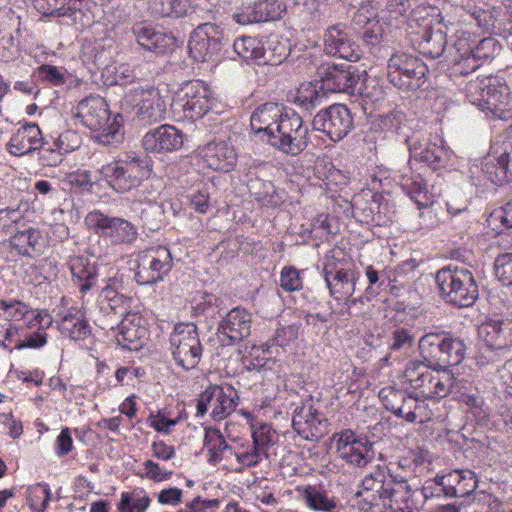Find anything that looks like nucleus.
<instances>
[{
    "instance_id": "nucleus-1",
    "label": "nucleus",
    "mask_w": 512,
    "mask_h": 512,
    "mask_svg": "<svg viewBox=\"0 0 512 512\" xmlns=\"http://www.w3.org/2000/svg\"><path fill=\"white\" fill-rule=\"evenodd\" d=\"M397 486L385 467L377 466L361 481L355 493L360 512H400L407 508L409 495Z\"/></svg>"
},
{
    "instance_id": "nucleus-2",
    "label": "nucleus",
    "mask_w": 512,
    "mask_h": 512,
    "mask_svg": "<svg viewBox=\"0 0 512 512\" xmlns=\"http://www.w3.org/2000/svg\"><path fill=\"white\" fill-rule=\"evenodd\" d=\"M75 118L93 132L95 139L103 145H117L122 142V116L115 115L110 121V111L104 98L89 96L81 100L73 110Z\"/></svg>"
},
{
    "instance_id": "nucleus-3",
    "label": "nucleus",
    "mask_w": 512,
    "mask_h": 512,
    "mask_svg": "<svg viewBox=\"0 0 512 512\" xmlns=\"http://www.w3.org/2000/svg\"><path fill=\"white\" fill-rule=\"evenodd\" d=\"M403 376L422 400L446 397L451 393L454 383L451 370L433 368L425 361H410Z\"/></svg>"
},
{
    "instance_id": "nucleus-4",
    "label": "nucleus",
    "mask_w": 512,
    "mask_h": 512,
    "mask_svg": "<svg viewBox=\"0 0 512 512\" xmlns=\"http://www.w3.org/2000/svg\"><path fill=\"white\" fill-rule=\"evenodd\" d=\"M440 296L459 308L472 306L479 297V286L474 274L464 267L441 268L435 275Z\"/></svg>"
},
{
    "instance_id": "nucleus-5",
    "label": "nucleus",
    "mask_w": 512,
    "mask_h": 512,
    "mask_svg": "<svg viewBox=\"0 0 512 512\" xmlns=\"http://www.w3.org/2000/svg\"><path fill=\"white\" fill-rule=\"evenodd\" d=\"M120 108L142 125H151L165 119L166 102L158 88L137 86L125 92Z\"/></svg>"
},
{
    "instance_id": "nucleus-6",
    "label": "nucleus",
    "mask_w": 512,
    "mask_h": 512,
    "mask_svg": "<svg viewBox=\"0 0 512 512\" xmlns=\"http://www.w3.org/2000/svg\"><path fill=\"white\" fill-rule=\"evenodd\" d=\"M98 173L112 190L126 193L138 188L150 176L151 169L144 159L127 157L104 164Z\"/></svg>"
},
{
    "instance_id": "nucleus-7",
    "label": "nucleus",
    "mask_w": 512,
    "mask_h": 512,
    "mask_svg": "<svg viewBox=\"0 0 512 512\" xmlns=\"http://www.w3.org/2000/svg\"><path fill=\"white\" fill-rule=\"evenodd\" d=\"M428 68L422 59L410 53L397 51L387 63V79L402 91H415L424 87Z\"/></svg>"
},
{
    "instance_id": "nucleus-8",
    "label": "nucleus",
    "mask_w": 512,
    "mask_h": 512,
    "mask_svg": "<svg viewBox=\"0 0 512 512\" xmlns=\"http://www.w3.org/2000/svg\"><path fill=\"white\" fill-rule=\"evenodd\" d=\"M306 134L307 129L303 127L298 113L291 108H285L267 142L282 153L296 156L307 146Z\"/></svg>"
},
{
    "instance_id": "nucleus-9",
    "label": "nucleus",
    "mask_w": 512,
    "mask_h": 512,
    "mask_svg": "<svg viewBox=\"0 0 512 512\" xmlns=\"http://www.w3.org/2000/svg\"><path fill=\"white\" fill-rule=\"evenodd\" d=\"M169 342L172 357L178 366L187 371L197 367L203 348L194 323L176 324Z\"/></svg>"
},
{
    "instance_id": "nucleus-10",
    "label": "nucleus",
    "mask_w": 512,
    "mask_h": 512,
    "mask_svg": "<svg viewBox=\"0 0 512 512\" xmlns=\"http://www.w3.org/2000/svg\"><path fill=\"white\" fill-rule=\"evenodd\" d=\"M228 44L229 38L219 25L203 23L190 35L189 54L198 62L217 61Z\"/></svg>"
},
{
    "instance_id": "nucleus-11",
    "label": "nucleus",
    "mask_w": 512,
    "mask_h": 512,
    "mask_svg": "<svg viewBox=\"0 0 512 512\" xmlns=\"http://www.w3.org/2000/svg\"><path fill=\"white\" fill-rule=\"evenodd\" d=\"M317 75L322 90L331 93L368 96L361 90L359 69L350 62L322 64L317 69Z\"/></svg>"
},
{
    "instance_id": "nucleus-12",
    "label": "nucleus",
    "mask_w": 512,
    "mask_h": 512,
    "mask_svg": "<svg viewBox=\"0 0 512 512\" xmlns=\"http://www.w3.org/2000/svg\"><path fill=\"white\" fill-rule=\"evenodd\" d=\"M135 262L134 279L139 285H153L162 281L173 266L170 250L164 246L139 252Z\"/></svg>"
},
{
    "instance_id": "nucleus-13",
    "label": "nucleus",
    "mask_w": 512,
    "mask_h": 512,
    "mask_svg": "<svg viewBox=\"0 0 512 512\" xmlns=\"http://www.w3.org/2000/svg\"><path fill=\"white\" fill-rule=\"evenodd\" d=\"M93 232L114 245L132 244L138 236L136 226L121 217H110L100 211H92L85 218Z\"/></svg>"
},
{
    "instance_id": "nucleus-14",
    "label": "nucleus",
    "mask_w": 512,
    "mask_h": 512,
    "mask_svg": "<svg viewBox=\"0 0 512 512\" xmlns=\"http://www.w3.org/2000/svg\"><path fill=\"white\" fill-rule=\"evenodd\" d=\"M172 108L183 119H200L211 108L209 91L201 81H190L182 86Z\"/></svg>"
},
{
    "instance_id": "nucleus-15",
    "label": "nucleus",
    "mask_w": 512,
    "mask_h": 512,
    "mask_svg": "<svg viewBox=\"0 0 512 512\" xmlns=\"http://www.w3.org/2000/svg\"><path fill=\"white\" fill-rule=\"evenodd\" d=\"M314 130L320 131L332 141L337 142L346 137L353 128L351 111L344 104H333L321 109L313 118Z\"/></svg>"
},
{
    "instance_id": "nucleus-16",
    "label": "nucleus",
    "mask_w": 512,
    "mask_h": 512,
    "mask_svg": "<svg viewBox=\"0 0 512 512\" xmlns=\"http://www.w3.org/2000/svg\"><path fill=\"white\" fill-rule=\"evenodd\" d=\"M334 437H338L336 452L347 464L363 468L374 459V444L366 436H358L354 431L345 429Z\"/></svg>"
},
{
    "instance_id": "nucleus-17",
    "label": "nucleus",
    "mask_w": 512,
    "mask_h": 512,
    "mask_svg": "<svg viewBox=\"0 0 512 512\" xmlns=\"http://www.w3.org/2000/svg\"><path fill=\"white\" fill-rule=\"evenodd\" d=\"M482 171L495 185L512 182V140L491 146L484 158Z\"/></svg>"
},
{
    "instance_id": "nucleus-18",
    "label": "nucleus",
    "mask_w": 512,
    "mask_h": 512,
    "mask_svg": "<svg viewBox=\"0 0 512 512\" xmlns=\"http://www.w3.org/2000/svg\"><path fill=\"white\" fill-rule=\"evenodd\" d=\"M329 294L335 300L349 299L355 293L359 272L352 268H338L335 262H327L322 270Z\"/></svg>"
},
{
    "instance_id": "nucleus-19",
    "label": "nucleus",
    "mask_w": 512,
    "mask_h": 512,
    "mask_svg": "<svg viewBox=\"0 0 512 512\" xmlns=\"http://www.w3.org/2000/svg\"><path fill=\"white\" fill-rule=\"evenodd\" d=\"M251 324V314L241 307H235L219 322L217 336L225 345L241 342L250 335Z\"/></svg>"
},
{
    "instance_id": "nucleus-20",
    "label": "nucleus",
    "mask_w": 512,
    "mask_h": 512,
    "mask_svg": "<svg viewBox=\"0 0 512 512\" xmlns=\"http://www.w3.org/2000/svg\"><path fill=\"white\" fill-rule=\"evenodd\" d=\"M132 33L141 47L155 54L171 53L179 46L175 36L157 31L146 22L135 23Z\"/></svg>"
},
{
    "instance_id": "nucleus-21",
    "label": "nucleus",
    "mask_w": 512,
    "mask_h": 512,
    "mask_svg": "<svg viewBox=\"0 0 512 512\" xmlns=\"http://www.w3.org/2000/svg\"><path fill=\"white\" fill-rule=\"evenodd\" d=\"M142 145L147 152H172L182 147L183 134L172 125H161L145 134Z\"/></svg>"
},
{
    "instance_id": "nucleus-22",
    "label": "nucleus",
    "mask_w": 512,
    "mask_h": 512,
    "mask_svg": "<svg viewBox=\"0 0 512 512\" xmlns=\"http://www.w3.org/2000/svg\"><path fill=\"white\" fill-rule=\"evenodd\" d=\"M453 25L451 21H446L445 17L439 12L436 15L435 22L426 29L419 43L421 52L432 59L441 57L447 44V31Z\"/></svg>"
},
{
    "instance_id": "nucleus-23",
    "label": "nucleus",
    "mask_w": 512,
    "mask_h": 512,
    "mask_svg": "<svg viewBox=\"0 0 512 512\" xmlns=\"http://www.w3.org/2000/svg\"><path fill=\"white\" fill-rule=\"evenodd\" d=\"M478 335L486 346L504 351L512 346V321L489 319L478 327Z\"/></svg>"
},
{
    "instance_id": "nucleus-24",
    "label": "nucleus",
    "mask_w": 512,
    "mask_h": 512,
    "mask_svg": "<svg viewBox=\"0 0 512 512\" xmlns=\"http://www.w3.org/2000/svg\"><path fill=\"white\" fill-rule=\"evenodd\" d=\"M324 51L331 56H338L349 62L359 59V54L350 41L344 25L336 24L324 33Z\"/></svg>"
},
{
    "instance_id": "nucleus-25",
    "label": "nucleus",
    "mask_w": 512,
    "mask_h": 512,
    "mask_svg": "<svg viewBox=\"0 0 512 512\" xmlns=\"http://www.w3.org/2000/svg\"><path fill=\"white\" fill-rule=\"evenodd\" d=\"M449 334L427 333L419 340V350L423 361L433 368L446 370V352L449 343Z\"/></svg>"
},
{
    "instance_id": "nucleus-26",
    "label": "nucleus",
    "mask_w": 512,
    "mask_h": 512,
    "mask_svg": "<svg viewBox=\"0 0 512 512\" xmlns=\"http://www.w3.org/2000/svg\"><path fill=\"white\" fill-rule=\"evenodd\" d=\"M285 108L276 102H266L258 106L250 117L252 131L268 141Z\"/></svg>"
},
{
    "instance_id": "nucleus-27",
    "label": "nucleus",
    "mask_w": 512,
    "mask_h": 512,
    "mask_svg": "<svg viewBox=\"0 0 512 512\" xmlns=\"http://www.w3.org/2000/svg\"><path fill=\"white\" fill-rule=\"evenodd\" d=\"M202 158L207 166L215 171L230 172L237 162V153L225 141L210 142L202 149Z\"/></svg>"
},
{
    "instance_id": "nucleus-28",
    "label": "nucleus",
    "mask_w": 512,
    "mask_h": 512,
    "mask_svg": "<svg viewBox=\"0 0 512 512\" xmlns=\"http://www.w3.org/2000/svg\"><path fill=\"white\" fill-rule=\"evenodd\" d=\"M382 199L380 194L369 195L366 199L363 196L354 198L352 202V211L354 217L361 223L385 225L388 218L382 211Z\"/></svg>"
},
{
    "instance_id": "nucleus-29",
    "label": "nucleus",
    "mask_w": 512,
    "mask_h": 512,
    "mask_svg": "<svg viewBox=\"0 0 512 512\" xmlns=\"http://www.w3.org/2000/svg\"><path fill=\"white\" fill-rule=\"evenodd\" d=\"M141 316L137 313L127 314L117 325L115 338L117 343L127 350H138L142 347V339L146 329L141 326Z\"/></svg>"
},
{
    "instance_id": "nucleus-30",
    "label": "nucleus",
    "mask_w": 512,
    "mask_h": 512,
    "mask_svg": "<svg viewBox=\"0 0 512 512\" xmlns=\"http://www.w3.org/2000/svg\"><path fill=\"white\" fill-rule=\"evenodd\" d=\"M488 83L483 110H488L495 116L503 117V114L512 105L510 89L503 78L499 76L491 77Z\"/></svg>"
},
{
    "instance_id": "nucleus-31",
    "label": "nucleus",
    "mask_w": 512,
    "mask_h": 512,
    "mask_svg": "<svg viewBox=\"0 0 512 512\" xmlns=\"http://www.w3.org/2000/svg\"><path fill=\"white\" fill-rule=\"evenodd\" d=\"M191 0H149L148 12L155 20L174 21L192 13Z\"/></svg>"
},
{
    "instance_id": "nucleus-32",
    "label": "nucleus",
    "mask_w": 512,
    "mask_h": 512,
    "mask_svg": "<svg viewBox=\"0 0 512 512\" xmlns=\"http://www.w3.org/2000/svg\"><path fill=\"white\" fill-rule=\"evenodd\" d=\"M411 158L424 163L432 170H438L446 166L448 161V152L443 146L435 143H429L422 148L414 138H406Z\"/></svg>"
},
{
    "instance_id": "nucleus-33",
    "label": "nucleus",
    "mask_w": 512,
    "mask_h": 512,
    "mask_svg": "<svg viewBox=\"0 0 512 512\" xmlns=\"http://www.w3.org/2000/svg\"><path fill=\"white\" fill-rule=\"evenodd\" d=\"M40 239L41 232L39 229L21 224V227L10 237L9 244L18 256L31 257L33 253L38 251L37 247Z\"/></svg>"
},
{
    "instance_id": "nucleus-34",
    "label": "nucleus",
    "mask_w": 512,
    "mask_h": 512,
    "mask_svg": "<svg viewBox=\"0 0 512 512\" xmlns=\"http://www.w3.org/2000/svg\"><path fill=\"white\" fill-rule=\"evenodd\" d=\"M40 136L36 124H26L20 127L7 143V151L14 156H23L34 152L35 137Z\"/></svg>"
},
{
    "instance_id": "nucleus-35",
    "label": "nucleus",
    "mask_w": 512,
    "mask_h": 512,
    "mask_svg": "<svg viewBox=\"0 0 512 512\" xmlns=\"http://www.w3.org/2000/svg\"><path fill=\"white\" fill-rule=\"evenodd\" d=\"M132 298L118 292L111 284L102 289L100 307L105 312H112L120 318L127 314H133L130 311Z\"/></svg>"
},
{
    "instance_id": "nucleus-36",
    "label": "nucleus",
    "mask_w": 512,
    "mask_h": 512,
    "mask_svg": "<svg viewBox=\"0 0 512 512\" xmlns=\"http://www.w3.org/2000/svg\"><path fill=\"white\" fill-rule=\"evenodd\" d=\"M58 329L61 334L73 340H83L91 333L90 326L84 314L79 310L65 314L58 322Z\"/></svg>"
},
{
    "instance_id": "nucleus-37",
    "label": "nucleus",
    "mask_w": 512,
    "mask_h": 512,
    "mask_svg": "<svg viewBox=\"0 0 512 512\" xmlns=\"http://www.w3.org/2000/svg\"><path fill=\"white\" fill-rule=\"evenodd\" d=\"M261 58L263 65H278L283 62L289 54V45L286 41L280 40L277 35H270L265 41L261 40Z\"/></svg>"
},
{
    "instance_id": "nucleus-38",
    "label": "nucleus",
    "mask_w": 512,
    "mask_h": 512,
    "mask_svg": "<svg viewBox=\"0 0 512 512\" xmlns=\"http://www.w3.org/2000/svg\"><path fill=\"white\" fill-rule=\"evenodd\" d=\"M297 491L304 503L314 511L332 512L336 508L335 498L329 497L320 487L308 485L297 488Z\"/></svg>"
},
{
    "instance_id": "nucleus-39",
    "label": "nucleus",
    "mask_w": 512,
    "mask_h": 512,
    "mask_svg": "<svg viewBox=\"0 0 512 512\" xmlns=\"http://www.w3.org/2000/svg\"><path fill=\"white\" fill-rule=\"evenodd\" d=\"M69 267L82 293L95 286L97 281L96 268L94 265L89 264L87 259L82 257L72 258L69 262Z\"/></svg>"
},
{
    "instance_id": "nucleus-40",
    "label": "nucleus",
    "mask_w": 512,
    "mask_h": 512,
    "mask_svg": "<svg viewBox=\"0 0 512 512\" xmlns=\"http://www.w3.org/2000/svg\"><path fill=\"white\" fill-rule=\"evenodd\" d=\"M215 397L212 403L211 416L214 420L220 421L229 416L236 408L237 403L234 400L236 392L232 387L226 390L220 386H214Z\"/></svg>"
},
{
    "instance_id": "nucleus-41",
    "label": "nucleus",
    "mask_w": 512,
    "mask_h": 512,
    "mask_svg": "<svg viewBox=\"0 0 512 512\" xmlns=\"http://www.w3.org/2000/svg\"><path fill=\"white\" fill-rule=\"evenodd\" d=\"M501 46L498 41L492 37L480 40L474 47H469L464 51L463 56L466 61L472 58L473 61L479 62L473 65L472 69L479 67L483 62L495 58L500 53Z\"/></svg>"
},
{
    "instance_id": "nucleus-42",
    "label": "nucleus",
    "mask_w": 512,
    "mask_h": 512,
    "mask_svg": "<svg viewBox=\"0 0 512 512\" xmlns=\"http://www.w3.org/2000/svg\"><path fill=\"white\" fill-rule=\"evenodd\" d=\"M401 187L417 204L419 210L429 206L430 200L427 195V185L420 174L410 176L403 175Z\"/></svg>"
},
{
    "instance_id": "nucleus-43",
    "label": "nucleus",
    "mask_w": 512,
    "mask_h": 512,
    "mask_svg": "<svg viewBox=\"0 0 512 512\" xmlns=\"http://www.w3.org/2000/svg\"><path fill=\"white\" fill-rule=\"evenodd\" d=\"M248 187L254 198L264 206H277L281 202L271 181L260 178L251 179Z\"/></svg>"
},
{
    "instance_id": "nucleus-44",
    "label": "nucleus",
    "mask_w": 512,
    "mask_h": 512,
    "mask_svg": "<svg viewBox=\"0 0 512 512\" xmlns=\"http://www.w3.org/2000/svg\"><path fill=\"white\" fill-rule=\"evenodd\" d=\"M384 467L389 471L390 477H392L397 486H402L401 489L405 490L407 495L410 496V486L407 484V481L411 477L420 476L418 470L413 467L412 462L404 456L396 464L390 463L389 466Z\"/></svg>"
},
{
    "instance_id": "nucleus-45",
    "label": "nucleus",
    "mask_w": 512,
    "mask_h": 512,
    "mask_svg": "<svg viewBox=\"0 0 512 512\" xmlns=\"http://www.w3.org/2000/svg\"><path fill=\"white\" fill-rule=\"evenodd\" d=\"M252 439L253 446L267 459L268 450L278 442L279 435L270 424L260 423L258 426H253Z\"/></svg>"
},
{
    "instance_id": "nucleus-46",
    "label": "nucleus",
    "mask_w": 512,
    "mask_h": 512,
    "mask_svg": "<svg viewBox=\"0 0 512 512\" xmlns=\"http://www.w3.org/2000/svg\"><path fill=\"white\" fill-rule=\"evenodd\" d=\"M406 399L401 404V413L396 416L405 419L407 422L414 423L416 421L423 422L425 417L426 406L424 400L418 397L416 393H407Z\"/></svg>"
},
{
    "instance_id": "nucleus-47",
    "label": "nucleus",
    "mask_w": 512,
    "mask_h": 512,
    "mask_svg": "<svg viewBox=\"0 0 512 512\" xmlns=\"http://www.w3.org/2000/svg\"><path fill=\"white\" fill-rule=\"evenodd\" d=\"M327 92L328 91L321 89V85L319 87L316 85H309L298 92L295 103L304 108L306 111L312 112L317 107H320L326 103Z\"/></svg>"
},
{
    "instance_id": "nucleus-48",
    "label": "nucleus",
    "mask_w": 512,
    "mask_h": 512,
    "mask_svg": "<svg viewBox=\"0 0 512 512\" xmlns=\"http://www.w3.org/2000/svg\"><path fill=\"white\" fill-rule=\"evenodd\" d=\"M27 503L31 512H45L50 500L51 491L46 483H37L27 488Z\"/></svg>"
},
{
    "instance_id": "nucleus-49",
    "label": "nucleus",
    "mask_w": 512,
    "mask_h": 512,
    "mask_svg": "<svg viewBox=\"0 0 512 512\" xmlns=\"http://www.w3.org/2000/svg\"><path fill=\"white\" fill-rule=\"evenodd\" d=\"M204 445L209 452V462L221 461L224 452L231 447L218 429H207L204 438Z\"/></svg>"
},
{
    "instance_id": "nucleus-50",
    "label": "nucleus",
    "mask_w": 512,
    "mask_h": 512,
    "mask_svg": "<svg viewBox=\"0 0 512 512\" xmlns=\"http://www.w3.org/2000/svg\"><path fill=\"white\" fill-rule=\"evenodd\" d=\"M254 18L257 22L273 21L281 17L285 5L278 0H259L254 3Z\"/></svg>"
},
{
    "instance_id": "nucleus-51",
    "label": "nucleus",
    "mask_w": 512,
    "mask_h": 512,
    "mask_svg": "<svg viewBox=\"0 0 512 512\" xmlns=\"http://www.w3.org/2000/svg\"><path fill=\"white\" fill-rule=\"evenodd\" d=\"M233 49L241 58L260 63L261 40L250 36H243L234 41Z\"/></svg>"
},
{
    "instance_id": "nucleus-52",
    "label": "nucleus",
    "mask_w": 512,
    "mask_h": 512,
    "mask_svg": "<svg viewBox=\"0 0 512 512\" xmlns=\"http://www.w3.org/2000/svg\"><path fill=\"white\" fill-rule=\"evenodd\" d=\"M492 76H483L470 79L465 86V94L467 99L473 105L479 106L482 110L488 90V81Z\"/></svg>"
},
{
    "instance_id": "nucleus-53",
    "label": "nucleus",
    "mask_w": 512,
    "mask_h": 512,
    "mask_svg": "<svg viewBox=\"0 0 512 512\" xmlns=\"http://www.w3.org/2000/svg\"><path fill=\"white\" fill-rule=\"evenodd\" d=\"M407 392L396 389L393 386L383 387L379 391V398L386 410L394 415L401 413V404L406 399Z\"/></svg>"
},
{
    "instance_id": "nucleus-54",
    "label": "nucleus",
    "mask_w": 512,
    "mask_h": 512,
    "mask_svg": "<svg viewBox=\"0 0 512 512\" xmlns=\"http://www.w3.org/2000/svg\"><path fill=\"white\" fill-rule=\"evenodd\" d=\"M150 504V498L147 495L141 496L137 492H124L118 504L120 512H145Z\"/></svg>"
},
{
    "instance_id": "nucleus-55",
    "label": "nucleus",
    "mask_w": 512,
    "mask_h": 512,
    "mask_svg": "<svg viewBox=\"0 0 512 512\" xmlns=\"http://www.w3.org/2000/svg\"><path fill=\"white\" fill-rule=\"evenodd\" d=\"M490 225L495 226L500 231L512 228V199L504 205L495 208L489 215Z\"/></svg>"
},
{
    "instance_id": "nucleus-56",
    "label": "nucleus",
    "mask_w": 512,
    "mask_h": 512,
    "mask_svg": "<svg viewBox=\"0 0 512 512\" xmlns=\"http://www.w3.org/2000/svg\"><path fill=\"white\" fill-rule=\"evenodd\" d=\"M377 22L378 13L370 2L362 3L352 16V25L355 30H360L371 25V22Z\"/></svg>"
},
{
    "instance_id": "nucleus-57",
    "label": "nucleus",
    "mask_w": 512,
    "mask_h": 512,
    "mask_svg": "<svg viewBox=\"0 0 512 512\" xmlns=\"http://www.w3.org/2000/svg\"><path fill=\"white\" fill-rule=\"evenodd\" d=\"M446 354V370H450L451 366L459 365L464 360L466 354L464 340L450 335Z\"/></svg>"
},
{
    "instance_id": "nucleus-58",
    "label": "nucleus",
    "mask_w": 512,
    "mask_h": 512,
    "mask_svg": "<svg viewBox=\"0 0 512 512\" xmlns=\"http://www.w3.org/2000/svg\"><path fill=\"white\" fill-rule=\"evenodd\" d=\"M414 337L405 328L395 329L390 337V350L392 352L407 353L413 346Z\"/></svg>"
},
{
    "instance_id": "nucleus-59",
    "label": "nucleus",
    "mask_w": 512,
    "mask_h": 512,
    "mask_svg": "<svg viewBox=\"0 0 512 512\" xmlns=\"http://www.w3.org/2000/svg\"><path fill=\"white\" fill-rule=\"evenodd\" d=\"M494 269L497 278L504 285L512 286V253L499 255L495 259Z\"/></svg>"
},
{
    "instance_id": "nucleus-60",
    "label": "nucleus",
    "mask_w": 512,
    "mask_h": 512,
    "mask_svg": "<svg viewBox=\"0 0 512 512\" xmlns=\"http://www.w3.org/2000/svg\"><path fill=\"white\" fill-rule=\"evenodd\" d=\"M280 285L287 292L298 291L302 288L300 272L294 267H284L280 275Z\"/></svg>"
},
{
    "instance_id": "nucleus-61",
    "label": "nucleus",
    "mask_w": 512,
    "mask_h": 512,
    "mask_svg": "<svg viewBox=\"0 0 512 512\" xmlns=\"http://www.w3.org/2000/svg\"><path fill=\"white\" fill-rule=\"evenodd\" d=\"M475 505L474 512H504L501 501L490 493H479Z\"/></svg>"
},
{
    "instance_id": "nucleus-62",
    "label": "nucleus",
    "mask_w": 512,
    "mask_h": 512,
    "mask_svg": "<svg viewBox=\"0 0 512 512\" xmlns=\"http://www.w3.org/2000/svg\"><path fill=\"white\" fill-rule=\"evenodd\" d=\"M478 486V478L470 469H461L457 497H465L471 494Z\"/></svg>"
},
{
    "instance_id": "nucleus-63",
    "label": "nucleus",
    "mask_w": 512,
    "mask_h": 512,
    "mask_svg": "<svg viewBox=\"0 0 512 512\" xmlns=\"http://www.w3.org/2000/svg\"><path fill=\"white\" fill-rule=\"evenodd\" d=\"M39 76L54 86L63 85L66 81L65 71L53 65L43 64L38 68Z\"/></svg>"
},
{
    "instance_id": "nucleus-64",
    "label": "nucleus",
    "mask_w": 512,
    "mask_h": 512,
    "mask_svg": "<svg viewBox=\"0 0 512 512\" xmlns=\"http://www.w3.org/2000/svg\"><path fill=\"white\" fill-rule=\"evenodd\" d=\"M405 119L406 116L401 110L394 109L381 117L380 126L382 129L397 133L401 129Z\"/></svg>"
}]
</instances>
